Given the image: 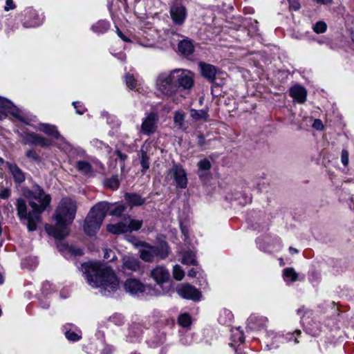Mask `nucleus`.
<instances>
[{"mask_svg":"<svg viewBox=\"0 0 354 354\" xmlns=\"http://www.w3.org/2000/svg\"><path fill=\"white\" fill-rule=\"evenodd\" d=\"M124 198L131 206H140L146 201L145 198H142L140 194L136 193H127L124 195Z\"/></svg>","mask_w":354,"mask_h":354,"instance_id":"b1692460","label":"nucleus"},{"mask_svg":"<svg viewBox=\"0 0 354 354\" xmlns=\"http://www.w3.org/2000/svg\"><path fill=\"white\" fill-rule=\"evenodd\" d=\"M116 28V32L118 34V35L124 41H126V42H129L131 41V39L129 38V36L124 35L120 30V28L118 27V26H115Z\"/></svg>","mask_w":354,"mask_h":354,"instance_id":"864d4df0","label":"nucleus"},{"mask_svg":"<svg viewBox=\"0 0 354 354\" xmlns=\"http://www.w3.org/2000/svg\"><path fill=\"white\" fill-rule=\"evenodd\" d=\"M142 225V220H135L129 216H124L123 220L115 224H109L106 226L107 231L114 234H120L132 231H137Z\"/></svg>","mask_w":354,"mask_h":354,"instance_id":"0eeeda50","label":"nucleus"},{"mask_svg":"<svg viewBox=\"0 0 354 354\" xmlns=\"http://www.w3.org/2000/svg\"><path fill=\"white\" fill-rule=\"evenodd\" d=\"M176 291L180 297L187 299L199 300L201 296L198 290L189 284L180 286Z\"/></svg>","mask_w":354,"mask_h":354,"instance_id":"ddd939ff","label":"nucleus"},{"mask_svg":"<svg viewBox=\"0 0 354 354\" xmlns=\"http://www.w3.org/2000/svg\"><path fill=\"white\" fill-rule=\"evenodd\" d=\"M190 116L193 120H194L196 121L202 120L204 121H207V118H209V114H208V112L207 110L191 109Z\"/></svg>","mask_w":354,"mask_h":354,"instance_id":"c756f323","label":"nucleus"},{"mask_svg":"<svg viewBox=\"0 0 354 354\" xmlns=\"http://www.w3.org/2000/svg\"><path fill=\"white\" fill-rule=\"evenodd\" d=\"M170 15L174 22H183L187 16V10L180 0H175L170 7Z\"/></svg>","mask_w":354,"mask_h":354,"instance_id":"f8f14e48","label":"nucleus"},{"mask_svg":"<svg viewBox=\"0 0 354 354\" xmlns=\"http://www.w3.org/2000/svg\"><path fill=\"white\" fill-rule=\"evenodd\" d=\"M76 168L78 171L84 174H90L93 171L91 164L85 160H80L77 162Z\"/></svg>","mask_w":354,"mask_h":354,"instance_id":"2f4dec72","label":"nucleus"},{"mask_svg":"<svg viewBox=\"0 0 354 354\" xmlns=\"http://www.w3.org/2000/svg\"><path fill=\"white\" fill-rule=\"evenodd\" d=\"M8 114L19 118V111L13 103L6 98L0 97V120L6 118Z\"/></svg>","mask_w":354,"mask_h":354,"instance_id":"9b49d317","label":"nucleus"},{"mask_svg":"<svg viewBox=\"0 0 354 354\" xmlns=\"http://www.w3.org/2000/svg\"><path fill=\"white\" fill-rule=\"evenodd\" d=\"M165 34H166L165 39H169V38H170L172 36H175V35L178 36V35L175 34L174 31H171V30L166 31Z\"/></svg>","mask_w":354,"mask_h":354,"instance_id":"0e129e2a","label":"nucleus"},{"mask_svg":"<svg viewBox=\"0 0 354 354\" xmlns=\"http://www.w3.org/2000/svg\"><path fill=\"white\" fill-rule=\"evenodd\" d=\"M58 247L59 248L61 251H62L63 250H66L75 256L82 255L83 254L82 251L80 249L75 248L65 243L58 245Z\"/></svg>","mask_w":354,"mask_h":354,"instance_id":"ea45409f","label":"nucleus"},{"mask_svg":"<svg viewBox=\"0 0 354 354\" xmlns=\"http://www.w3.org/2000/svg\"><path fill=\"white\" fill-rule=\"evenodd\" d=\"M109 209V204L106 201H101L94 205L88 214L84 225V232L91 236L100 229Z\"/></svg>","mask_w":354,"mask_h":354,"instance_id":"39448f33","label":"nucleus"},{"mask_svg":"<svg viewBox=\"0 0 354 354\" xmlns=\"http://www.w3.org/2000/svg\"><path fill=\"white\" fill-rule=\"evenodd\" d=\"M267 318L257 315H251L247 321V327L251 330H259L266 327Z\"/></svg>","mask_w":354,"mask_h":354,"instance_id":"f3484780","label":"nucleus"},{"mask_svg":"<svg viewBox=\"0 0 354 354\" xmlns=\"http://www.w3.org/2000/svg\"><path fill=\"white\" fill-rule=\"evenodd\" d=\"M122 268L123 271L138 272L141 270L140 261L132 256H124L122 259Z\"/></svg>","mask_w":354,"mask_h":354,"instance_id":"a211bd4d","label":"nucleus"},{"mask_svg":"<svg viewBox=\"0 0 354 354\" xmlns=\"http://www.w3.org/2000/svg\"><path fill=\"white\" fill-rule=\"evenodd\" d=\"M6 166L15 183H21L25 180L24 173L16 164L6 162Z\"/></svg>","mask_w":354,"mask_h":354,"instance_id":"4be33fe9","label":"nucleus"},{"mask_svg":"<svg viewBox=\"0 0 354 354\" xmlns=\"http://www.w3.org/2000/svg\"><path fill=\"white\" fill-rule=\"evenodd\" d=\"M313 1L319 4H323V5L330 4L333 2V0H313Z\"/></svg>","mask_w":354,"mask_h":354,"instance_id":"e2e57ef3","label":"nucleus"},{"mask_svg":"<svg viewBox=\"0 0 354 354\" xmlns=\"http://www.w3.org/2000/svg\"><path fill=\"white\" fill-rule=\"evenodd\" d=\"M125 82H126L127 86L130 89H133L136 87V85H137L136 80H135V78L133 77V76L132 75L127 74L125 76Z\"/></svg>","mask_w":354,"mask_h":354,"instance_id":"c03bdc74","label":"nucleus"},{"mask_svg":"<svg viewBox=\"0 0 354 354\" xmlns=\"http://www.w3.org/2000/svg\"><path fill=\"white\" fill-rule=\"evenodd\" d=\"M130 333H133L136 336H138L142 333V330L140 329V327L138 324H135L134 326H131Z\"/></svg>","mask_w":354,"mask_h":354,"instance_id":"6e6d98bb","label":"nucleus"},{"mask_svg":"<svg viewBox=\"0 0 354 354\" xmlns=\"http://www.w3.org/2000/svg\"><path fill=\"white\" fill-rule=\"evenodd\" d=\"M178 51L186 57L191 55L194 50V46L192 41L188 39L180 41L178 43Z\"/></svg>","mask_w":354,"mask_h":354,"instance_id":"5701e85b","label":"nucleus"},{"mask_svg":"<svg viewBox=\"0 0 354 354\" xmlns=\"http://www.w3.org/2000/svg\"><path fill=\"white\" fill-rule=\"evenodd\" d=\"M76 211L77 203L75 201L70 198H63L55 215V225L50 224L45 225V230L47 233L59 240L66 237L68 234L67 225L75 218Z\"/></svg>","mask_w":354,"mask_h":354,"instance_id":"7ed1b4c3","label":"nucleus"},{"mask_svg":"<svg viewBox=\"0 0 354 354\" xmlns=\"http://www.w3.org/2000/svg\"><path fill=\"white\" fill-rule=\"evenodd\" d=\"M312 28L315 32L323 33L326 30V24H315Z\"/></svg>","mask_w":354,"mask_h":354,"instance_id":"de8ad7c7","label":"nucleus"},{"mask_svg":"<svg viewBox=\"0 0 354 354\" xmlns=\"http://www.w3.org/2000/svg\"><path fill=\"white\" fill-rule=\"evenodd\" d=\"M108 203L109 204V209H108L107 213L109 212L111 216L120 217L127 209L126 206L122 204Z\"/></svg>","mask_w":354,"mask_h":354,"instance_id":"bb28decb","label":"nucleus"},{"mask_svg":"<svg viewBox=\"0 0 354 354\" xmlns=\"http://www.w3.org/2000/svg\"><path fill=\"white\" fill-rule=\"evenodd\" d=\"M173 70L159 73L156 79V88L162 95L171 96L176 93Z\"/></svg>","mask_w":354,"mask_h":354,"instance_id":"423d86ee","label":"nucleus"},{"mask_svg":"<svg viewBox=\"0 0 354 354\" xmlns=\"http://www.w3.org/2000/svg\"><path fill=\"white\" fill-rule=\"evenodd\" d=\"M66 339L71 342H77L82 338V331L72 324H66L63 326Z\"/></svg>","mask_w":354,"mask_h":354,"instance_id":"aec40b11","label":"nucleus"},{"mask_svg":"<svg viewBox=\"0 0 354 354\" xmlns=\"http://www.w3.org/2000/svg\"><path fill=\"white\" fill-rule=\"evenodd\" d=\"M341 160L344 166L348 164V152L346 149H343L341 155Z\"/></svg>","mask_w":354,"mask_h":354,"instance_id":"3c124183","label":"nucleus"},{"mask_svg":"<svg viewBox=\"0 0 354 354\" xmlns=\"http://www.w3.org/2000/svg\"><path fill=\"white\" fill-rule=\"evenodd\" d=\"M104 258H105V259H109V260H110V261L113 260V258H114V257H113L112 258H111V257H110V254H109V251H108L107 250H105V252H104Z\"/></svg>","mask_w":354,"mask_h":354,"instance_id":"338daca9","label":"nucleus"},{"mask_svg":"<svg viewBox=\"0 0 354 354\" xmlns=\"http://www.w3.org/2000/svg\"><path fill=\"white\" fill-rule=\"evenodd\" d=\"M134 12L140 18H143L145 16L147 15V9L145 6L143 0H135Z\"/></svg>","mask_w":354,"mask_h":354,"instance_id":"cd10ccee","label":"nucleus"},{"mask_svg":"<svg viewBox=\"0 0 354 354\" xmlns=\"http://www.w3.org/2000/svg\"><path fill=\"white\" fill-rule=\"evenodd\" d=\"M82 270L88 283L93 288H100L106 296V292H115L119 281L113 270L107 265L90 261L82 265Z\"/></svg>","mask_w":354,"mask_h":354,"instance_id":"f257e3e1","label":"nucleus"},{"mask_svg":"<svg viewBox=\"0 0 354 354\" xmlns=\"http://www.w3.org/2000/svg\"><path fill=\"white\" fill-rule=\"evenodd\" d=\"M145 6L147 9V15L153 14V7H158L162 4L160 0H143Z\"/></svg>","mask_w":354,"mask_h":354,"instance_id":"4c0bfd02","label":"nucleus"},{"mask_svg":"<svg viewBox=\"0 0 354 354\" xmlns=\"http://www.w3.org/2000/svg\"><path fill=\"white\" fill-rule=\"evenodd\" d=\"M232 342L230 344L232 346L239 345L244 342V335L243 331L239 328L232 329Z\"/></svg>","mask_w":354,"mask_h":354,"instance_id":"393cba45","label":"nucleus"},{"mask_svg":"<svg viewBox=\"0 0 354 354\" xmlns=\"http://www.w3.org/2000/svg\"><path fill=\"white\" fill-rule=\"evenodd\" d=\"M150 276L158 284L164 283L170 279L169 271L162 266H158L152 269Z\"/></svg>","mask_w":354,"mask_h":354,"instance_id":"2eb2a0df","label":"nucleus"},{"mask_svg":"<svg viewBox=\"0 0 354 354\" xmlns=\"http://www.w3.org/2000/svg\"><path fill=\"white\" fill-rule=\"evenodd\" d=\"M26 156L28 159L35 161L39 160V156L35 149H29L26 152Z\"/></svg>","mask_w":354,"mask_h":354,"instance_id":"49530a36","label":"nucleus"},{"mask_svg":"<svg viewBox=\"0 0 354 354\" xmlns=\"http://www.w3.org/2000/svg\"><path fill=\"white\" fill-rule=\"evenodd\" d=\"M178 323L183 328H189L192 324L191 316L188 313H183L179 315Z\"/></svg>","mask_w":354,"mask_h":354,"instance_id":"72a5a7b5","label":"nucleus"},{"mask_svg":"<svg viewBox=\"0 0 354 354\" xmlns=\"http://www.w3.org/2000/svg\"><path fill=\"white\" fill-rule=\"evenodd\" d=\"M185 114L182 111H176L174 113V122L180 128L182 129L184 125Z\"/></svg>","mask_w":354,"mask_h":354,"instance_id":"c9c22d12","label":"nucleus"},{"mask_svg":"<svg viewBox=\"0 0 354 354\" xmlns=\"http://www.w3.org/2000/svg\"><path fill=\"white\" fill-rule=\"evenodd\" d=\"M197 139V142L199 146H203L205 143V137L202 134L198 135Z\"/></svg>","mask_w":354,"mask_h":354,"instance_id":"13d9d810","label":"nucleus"},{"mask_svg":"<svg viewBox=\"0 0 354 354\" xmlns=\"http://www.w3.org/2000/svg\"><path fill=\"white\" fill-rule=\"evenodd\" d=\"M283 277L286 282H295L297 280L298 274L292 268H286L283 270Z\"/></svg>","mask_w":354,"mask_h":354,"instance_id":"7c9ffc66","label":"nucleus"},{"mask_svg":"<svg viewBox=\"0 0 354 354\" xmlns=\"http://www.w3.org/2000/svg\"><path fill=\"white\" fill-rule=\"evenodd\" d=\"M131 241L136 246H140L139 255L145 262L151 263L156 260L165 259L169 254V248L166 242L152 245L146 242L138 241L135 237L132 238Z\"/></svg>","mask_w":354,"mask_h":354,"instance_id":"20e7f679","label":"nucleus"},{"mask_svg":"<svg viewBox=\"0 0 354 354\" xmlns=\"http://www.w3.org/2000/svg\"><path fill=\"white\" fill-rule=\"evenodd\" d=\"M306 330H307V332H308L309 334H310V335H313V336H317V335H319V330L318 328H317V330H313L312 328H306Z\"/></svg>","mask_w":354,"mask_h":354,"instance_id":"052dcab7","label":"nucleus"},{"mask_svg":"<svg viewBox=\"0 0 354 354\" xmlns=\"http://www.w3.org/2000/svg\"><path fill=\"white\" fill-rule=\"evenodd\" d=\"M73 105L76 110V113L80 115L84 114L86 110V108L82 104H81L79 102H73Z\"/></svg>","mask_w":354,"mask_h":354,"instance_id":"09e8293b","label":"nucleus"},{"mask_svg":"<svg viewBox=\"0 0 354 354\" xmlns=\"http://www.w3.org/2000/svg\"><path fill=\"white\" fill-rule=\"evenodd\" d=\"M11 195V191L10 189L7 187L1 188L0 190V198L1 199H7Z\"/></svg>","mask_w":354,"mask_h":354,"instance_id":"8fccbe9b","label":"nucleus"},{"mask_svg":"<svg viewBox=\"0 0 354 354\" xmlns=\"http://www.w3.org/2000/svg\"><path fill=\"white\" fill-rule=\"evenodd\" d=\"M124 288L131 295H138L146 292L149 288L140 281L136 279H129L124 283Z\"/></svg>","mask_w":354,"mask_h":354,"instance_id":"dca6fc26","label":"nucleus"},{"mask_svg":"<svg viewBox=\"0 0 354 354\" xmlns=\"http://www.w3.org/2000/svg\"><path fill=\"white\" fill-rule=\"evenodd\" d=\"M116 154L121 160L124 161L127 158V156L126 154L122 153L120 151H116Z\"/></svg>","mask_w":354,"mask_h":354,"instance_id":"680f3d73","label":"nucleus"},{"mask_svg":"<svg viewBox=\"0 0 354 354\" xmlns=\"http://www.w3.org/2000/svg\"><path fill=\"white\" fill-rule=\"evenodd\" d=\"M39 130L44 133L54 137L55 138H59L60 134L58 132L55 126L50 125L48 124H41L39 127Z\"/></svg>","mask_w":354,"mask_h":354,"instance_id":"a878e982","label":"nucleus"},{"mask_svg":"<svg viewBox=\"0 0 354 354\" xmlns=\"http://www.w3.org/2000/svg\"><path fill=\"white\" fill-rule=\"evenodd\" d=\"M198 167L201 171H209L212 167V164L208 159L204 158L198 162Z\"/></svg>","mask_w":354,"mask_h":354,"instance_id":"37998d69","label":"nucleus"},{"mask_svg":"<svg viewBox=\"0 0 354 354\" xmlns=\"http://www.w3.org/2000/svg\"><path fill=\"white\" fill-rule=\"evenodd\" d=\"M50 284L48 282H45L42 285V292L44 295H48L47 290L50 288Z\"/></svg>","mask_w":354,"mask_h":354,"instance_id":"bf43d9fd","label":"nucleus"},{"mask_svg":"<svg viewBox=\"0 0 354 354\" xmlns=\"http://www.w3.org/2000/svg\"><path fill=\"white\" fill-rule=\"evenodd\" d=\"M313 127V128H315L317 130H322L324 129V125L322 124V122L319 119H315L314 120Z\"/></svg>","mask_w":354,"mask_h":354,"instance_id":"4d7b16f0","label":"nucleus"},{"mask_svg":"<svg viewBox=\"0 0 354 354\" xmlns=\"http://www.w3.org/2000/svg\"><path fill=\"white\" fill-rule=\"evenodd\" d=\"M16 8V5L14 3L13 0H6V5L4 6L5 11H9L10 10H14Z\"/></svg>","mask_w":354,"mask_h":354,"instance_id":"603ef678","label":"nucleus"},{"mask_svg":"<svg viewBox=\"0 0 354 354\" xmlns=\"http://www.w3.org/2000/svg\"><path fill=\"white\" fill-rule=\"evenodd\" d=\"M182 263L185 265H195L196 259L194 254L190 251L185 252L182 257Z\"/></svg>","mask_w":354,"mask_h":354,"instance_id":"f704fd0d","label":"nucleus"},{"mask_svg":"<svg viewBox=\"0 0 354 354\" xmlns=\"http://www.w3.org/2000/svg\"><path fill=\"white\" fill-rule=\"evenodd\" d=\"M158 122V115L156 113H149L145 118L143 119L140 132L147 136L153 134L157 129Z\"/></svg>","mask_w":354,"mask_h":354,"instance_id":"1a4fd4ad","label":"nucleus"},{"mask_svg":"<svg viewBox=\"0 0 354 354\" xmlns=\"http://www.w3.org/2000/svg\"><path fill=\"white\" fill-rule=\"evenodd\" d=\"M173 275L176 280L180 281L185 276L184 270L179 265H176L173 268Z\"/></svg>","mask_w":354,"mask_h":354,"instance_id":"79ce46f5","label":"nucleus"},{"mask_svg":"<svg viewBox=\"0 0 354 354\" xmlns=\"http://www.w3.org/2000/svg\"><path fill=\"white\" fill-rule=\"evenodd\" d=\"M196 272L194 270V269H191L189 272H188V276L189 277H196Z\"/></svg>","mask_w":354,"mask_h":354,"instance_id":"774afa93","label":"nucleus"},{"mask_svg":"<svg viewBox=\"0 0 354 354\" xmlns=\"http://www.w3.org/2000/svg\"><path fill=\"white\" fill-rule=\"evenodd\" d=\"M290 8L294 10H298L300 8V3L297 0H288Z\"/></svg>","mask_w":354,"mask_h":354,"instance_id":"5fc2aeb1","label":"nucleus"},{"mask_svg":"<svg viewBox=\"0 0 354 354\" xmlns=\"http://www.w3.org/2000/svg\"><path fill=\"white\" fill-rule=\"evenodd\" d=\"M145 149H147V147L145 145H143L140 149V164L142 167V172L143 173L149 168V157L148 156L147 152Z\"/></svg>","mask_w":354,"mask_h":354,"instance_id":"c85d7f7f","label":"nucleus"},{"mask_svg":"<svg viewBox=\"0 0 354 354\" xmlns=\"http://www.w3.org/2000/svg\"><path fill=\"white\" fill-rule=\"evenodd\" d=\"M105 185L107 187L111 189H117L119 187V180L118 176H112L107 179L105 182Z\"/></svg>","mask_w":354,"mask_h":354,"instance_id":"a19ab883","label":"nucleus"},{"mask_svg":"<svg viewBox=\"0 0 354 354\" xmlns=\"http://www.w3.org/2000/svg\"><path fill=\"white\" fill-rule=\"evenodd\" d=\"M58 140V147L63 150L64 152H69L72 150V146L71 145L67 142L64 138H63L61 135L59 138H57Z\"/></svg>","mask_w":354,"mask_h":354,"instance_id":"e433bc0d","label":"nucleus"},{"mask_svg":"<svg viewBox=\"0 0 354 354\" xmlns=\"http://www.w3.org/2000/svg\"><path fill=\"white\" fill-rule=\"evenodd\" d=\"M109 28L108 24H94L91 28L97 34H102L106 32Z\"/></svg>","mask_w":354,"mask_h":354,"instance_id":"58836bf2","label":"nucleus"},{"mask_svg":"<svg viewBox=\"0 0 354 354\" xmlns=\"http://www.w3.org/2000/svg\"><path fill=\"white\" fill-rule=\"evenodd\" d=\"M300 334H301L300 330H295V332L293 333H287L286 337L275 336L274 339H275L276 342H277L278 340H281V342H283L284 339L289 341V342L294 340L295 343L297 344L299 342L297 341V338L296 335L299 336Z\"/></svg>","mask_w":354,"mask_h":354,"instance_id":"473e14b6","label":"nucleus"},{"mask_svg":"<svg viewBox=\"0 0 354 354\" xmlns=\"http://www.w3.org/2000/svg\"><path fill=\"white\" fill-rule=\"evenodd\" d=\"M21 137L22 142L24 145H37L40 147H47L50 145L48 139L35 133L24 132L21 134Z\"/></svg>","mask_w":354,"mask_h":354,"instance_id":"9d476101","label":"nucleus"},{"mask_svg":"<svg viewBox=\"0 0 354 354\" xmlns=\"http://www.w3.org/2000/svg\"><path fill=\"white\" fill-rule=\"evenodd\" d=\"M223 315H225L228 319L229 322H230L233 317V315L230 311L227 310H223L218 318V321L223 324H227V321L223 319Z\"/></svg>","mask_w":354,"mask_h":354,"instance_id":"a18cd8bd","label":"nucleus"},{"mask_svg":"<svg viewBox=\"0 0 354 354\" xmlns=\"http://www.w3.org/2000/svg\"><path fill=\"white\" fill-rule=\"evenodd\" d=\"M173 73L176 91L178 88L189 89L194 86V75L190 71L176 68L173 70Z\"/></svg>","mask_w":354,"mask_h":354,"instance_id":"6e6552de","label":"nucleus"},{"mask_svg":"<svg viewBox=\"0 0 354 354\" xmlns=\"http://www.w3.org/2000/svg\"><path fill=\"white\" fill-rule=\"evenodd\" d=\"M170 173L174 175L176 186L184 189L187 185V173L182 166L175 165L171 169Z\"/></svg>","mask_w":354,"mask_h":354,"instance_id":"4468645a","label":"nucleus"},{"mask_svg":"<svg viewBox=\"0 0 354 354\" xmlns=\"http://www.w3.org/2000/svg\"><path fill=\"white\" fill-rule=\"evenodd\" d=\"M290 96L296 102L304 104L306 101L307 91L300 85H295L290 88Z\"/></svg>","mask_w":354,"mask_h":354,"instance_id":"6ab92c4d","label":"nucleus"},{"mask_svg":"<svg viewBox=\"0 0 354 354\" xmlns=\"http://www.w3.org/2000/svg\"><path fill=\"white\" fill-rule=\"evenodd\" d=\"M138 35L139 36H141V37H144L148 39H149V37L150 36L149 35L147 34V32L146 30H141V32H138Z\"/></svg>","mask_w":354,"mask_h":354,"instance_id":"69168bd1","label":"nucleus"},{"mask_svg":"<svg viewBox=\"0 0 354 354\" xmlns=\"http://www.w3.org/2000/svg\"><path fill=\"white\" fill-rule=\"evenodd\" d=\"M202 75L209 82H213L217 73L216 68L209 64L200 63L199 64Z\"/></svg>","mask_w":354,"mask_h":354,"instance_id":"412c9836","label":"nucleus"},{"mask_svg":"<svg viewBox=\"0 0 354 354\" xmlns=\"http://www.w3.org/2000/svg\"><path fill=\"white\" fill-rule=\"evenodd\" d=\"M32 195L39 204L32 201L30 202L32 210L28 213H27V206L24 199L18 198L16 203L19 219L21 221H27L28 229L31 232L36 230L37 223L41 221L40 214L47 208L51 201L50 195L46 194L39 185L33 187Z\"/></svg>","mask_w":354,"mask_h":354,"instance_id":"f03ea898","label":"nucleus"}]
</instances>
